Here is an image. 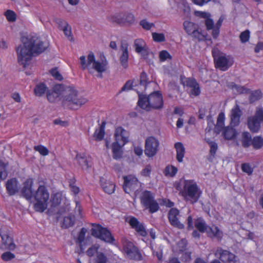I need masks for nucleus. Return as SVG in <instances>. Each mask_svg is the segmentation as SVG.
<instances>
[{
	"label": "nucleus",
	"instance_id": "nucleus-45",
	"mask_svg": "<svg viewBox=\"0 0 263 263\" xmlns=\"http://www.w3.org/2000/svg\"><path fill=\"white\" fill-rule=\"evenodd\" d=\"M87 229L85 228H82L79 233H78L76 242L81 246L82 243L84 241L85 238Z\"/></svg>",
	"mask_w": 263,
	"mask_h": 263
},
{
	"label": "nucleus",
	"instance_id": "nucleus-24",
	"mask_svg": "<svg viewBox=\"0 0 263 263\" xmlns=\"http://www.w3.org/2000/svg\"><path fill=\"white\" fill-rule=\"evenodd\" d=\"M195 15L204 19V23L208 30H212L214 26V21L210 18L211 14L206 12L196 11Z\"/></svg>",
	"mask_w": 263,
	"mask_h": 263
},
{
	"label": "nucleus",
	"instance_id": "nucleus-15",
	"mask_svg": "<svg viewBox=\"0 0 263 263\" xmlns=\"http://www.w3.org/2000/svg\"><path fill=\"white\" fill-rule=\"evenodd\" d=\"M0 236L2 243L6 249L14 251L16 248L15 244L13 242V238L9 236V230L6 228L0 229Z\"/></svg>",
	"mask_w": 263,
	"mask_h": 263
},
{
	"label": "nucleus",
	"instance_id": "nucleus-35",
	"mask_svg": "<svg viewBox=\"0 0 263 263\" xmlns=\"http://www.w3.org/2000/svg\"><path fill=\"white\" fill-rule=\"evenodd\" d=\"M252 136L248 132H243L241 134V142L243 148H248L251 146Z\"/></svg>",
	"mask_w": 263,
	"mask_h": 263
},
{
	"label": "nucleus",
	"instance_id": "nucleus-36",
	"mask_svg": "<svg viewBox=\"0 0 263 263\" xmlns=\"http://www.w3.org/2000/svg\"><path fill=\"white\" fill-rule=\"evenodd\" d=\"M105 125L106 122L105 121H103L101 123L99 129H96L93 134V137L96 141H99L102 140L104 138L105 135Z\"/></svg>",
	"mask_w": 263,
	"mask_h": 263
},
{
	"label": "nucleus",
	"instance_id": "nucleus-52",
	"mask_svg": "<svg viewBox=\"0 0 263 263\" xmlns=\"http://www.w3.org/2000/svg\"><path fill=\"white\" fill-rule=\"evenodd\" d=\"M49 72L51 75L57 80L61 81L63 79L62 74L59 72L57 67L52 68L49 71Z\"/></svg>",
	"mask_w": 263,
	"mask_h": 263
},
{
	"label": "nucleus",
	"instance_id": "nucleus-47",
	"mask_svg": "<svg viewBox=\"0 0 263 263\" xmlns=\"http://www.w3.org/2000/svg\"><path fill=\"white\" fill-rule=\"evenodd\" d=\"M190 35L192 36L193 40H196L198 41H204L205 39V35L202 33L201 31H199L198 28Z\"/></svg>",
	"mask_w": 263,
	"mask_h": 263
},
{
	"label": "nucleus",
	"instance_id": "nucleus-58",
	"mask_svg": "<svg viewBox=\"0 0 263 263\" xmlns=\"http://www.w3.org/2000/svg\"><path fill=\"white\" fill-rule=\"evenodd\" d=\"M52 204L54 206H57L61 203V195L59 193H55L52 195L51 197Z\"/></svg>",
	"mask_w": 263,
	"mask_h": 263
},
{
	"label": "nucleus",
	"instance_id": "nucleus-37",
	"mask_svg": "<svg viewBox=\"0 0 263 263\" xmlns=\"http://www.w3.org/2000/svg\"><path fill=\"white\" fill-rule=\"evenodd\" d=\"M180 83L184 86L189 88H192L194 84H196L197 81L193 78H186L184 76H180Z\"/></svg>",
	"mask_w": 263,
	"mask_h": 263
},
{
	"label": "nucleus",
	"instance_id": "nucleus-34",
	"mask_svg": "<svg viewBox=\"0 0 263 263\" xmlns=\"http://www.w3.org/2000/svg\"><path fill=\"white\" fill-rule=\"evenodd\" d=\"M194 224L197 230L202 233L206 232L209 226H208L205 220L201 217H199L195 220Z\"/></svg>",
	"mask_w": 263,
	"mask_h": 263
},
{
	"label": "nucleus",
	"instance_id": "nucleus-23",
	"mask_svg": "<svg viewBox=\"0 0 263 263\" xmlns=\"http://www.w3.org/2000/svg\"><path fill=\"white\" fill-rule=\"evenodd\" d=\"M56 23L59 25V28L63 31L65 35L67 36L70 41H73L71 32V28L68 23L61 18L57 19Z\"/></svg>",
	"mask_w": 263,
	"mask_h": 263
},
{
	"label": "nucleus",
	"instance_id": "nucleus-13",
	"mask_svg": "<svg viewBox=\"0 0 263 263\" xmlns=\"http://www.w3.org/2000/svg\"><path fill=\"white\" fill-rule=\"evenodd\" d=\"M64 90V86L62 84H56L51 89L47 91V98L48 100L53 103L60 100L62 92Z\"/></svg>",
	"mask_w": 263,
	"mask_h": 263
},
{
	"label": "nucleus",
	"instance_id": "nucleus-17",
	"mask_svg": "<svg viewBox=\"0 0 263 263\" xmlns=\"http://www.w3.org/2000/svg\"><path fill=\"white\" fill-rule=\"evenodd\" d=\"M115 141L122 145H124L128 141L129 133L122 127L119 126L116 128L114 134Z\"/></svg>",
	"mask_w": 263,
	"mask_h": 263
},
{
	"label": "nucleus",
	"instance_id": "nucleus-28",
	"mask_svg": "<svg viewBox=\"0 0 263 263\" xmlns=\"http://www.w3.org/2000/svg\"><path fill=\"white\" fill-rule=\"evenodd\" d=\"M100 185L103 191L108 194H111L114 193L116 188V185L112 182L107 181L104 178H100Z\"/></svg>",
	"mask_w": 263,
	"mask_h": 263
},
{
	"label": "nucleus",
	"instance_id": "nucleus-63",
	"mask_svg": "<svg viewBox=\"0 0 263 263\" xmlns=\"http://www.w3.org/2000/svg\"><path fill=\"white\" fill-rule=\"evenodd\" d=\"M233 88H235L239 93H249L251 92V90L250 89L247 88L244 86H238L236 84H234Z\"/></svg>",
	"mask_w": 263,
	"mask_h": 263
},
{
	"label": "nucleus",
	"instance_id": "nucleus-7",
	"mask_svg": "<svg viewBox=\"0 0 263 263\" xmlns=\"http://www.w3.org/2000/svg\"><path fill=\"white\" fill-rule=\"evenodd\" d=\"M141 204L145 209H147L150 213H154L159 209V205L155 199V195L151 191H143L140 196Z\"/></svg>",
	"mask_w": 263,
	"mask_h": 263
},
{
	"label": "nucleus",
	"instance_id": "nucleus-19",
	"mask_svg": "<svg viewBox=\"0 0 263 263\" xmlns=\"http://www.w3.org/2000/svg\"><path fill=\"white\" fill-rule=\"evenodd\" d=\"M134 47L135 51L140 54L142 58L146 59L149 54L148 47L144 40L142 39H137L134 41Z\"/></svg>",
	"mask_w": 263,
	"mask_h": 263
},
{
	"label": "nucleus",
	"instance_id": "nucleus-32",
	"mask_svg": "<svg viewBox=\"0 0 263 263\" xmlns=\"http://www.w3.org/2000/svg\"><path fill=\"white\" fill-rule=\"evenodd\" d=\"M225 120L224 114L221 112L219 114L217 120L216 124L214 128V133L216 134H219L224 128V122Z\"/></svg>",
	"mask_w": 263,
	"mask_h": 263
},
{
	"label": "nucleus",
	"instance_id": "nucleus-31",
	"mask_svg": "<svg viewBox=\"0 0 263 263\" xmlns=\"http://www.w3.org/2000/svg\"><path fill=\"white\" fill-rule=\"evenodd\" d=\"M222 131L224 138L228 140L234 139L237 135L236 129L233 127H225L223 128Z\"/></svg>",
	"mask_w": 263,
	"mask_h": 263
},
{
	"label": "nucleus",
	"instance_id": "nucleus-59",
	"mask_svg": "<svg viewBox=\"0 0 263 263\" xmlns=\"http://www.w3.org/2000/svg\"><path fill=\"white\" fill-rule=\"evenodd\" d=\"M241 42L245 43L249 41L250 38V31L249 30H246L242 32L239 36Z\"/></svg>",
	"mask_w": 263,
	"mask_h": 263
},
{
	"label": "nucleus",
	"instance_id": "nucleus-44",
	"mask_svg": "<svg viewBox=\"0 0 263 263\" xmlns=\"http://www.w3.org/2000/svg\"><path fill=\"white\" fill-rule=\"evenodd\" d=\"M178 172V168L173 165H167L165 167V176L174 177Z\"/></svg>",
	"mask_w": 263,
	"mask_h": 263
},
{
	"label": "nucleus",
	"instance_id": "nucleus-42",
	"mask_svg": "<svg viewBox=\"0 0 263 263\" xmlns=\"http://www.w3.org/2000/svg\"><path fill=\"white\" fill-rule=\"evenodd\" d=\"M76 159L80 166L83 168H88V161L87 160L86 156L84 154H77L76 156Z\"/></svg>",
	"mask_w": 263,
	"mask_h": 263
},
{
	"label": "nucleus",
	"instance_id": "nucleus-6",
	"mask_svg": "<svg viewBox=\"0 0 263 263\" xmlns=\"http://www.w3.org/2000/svg\"><path fill=\"white\" fill-rule=\"evenodd\" d=\"M90 225L92 226L90 230L92 236L106 243H113L115 242L114 237L107 228L96 223H91Z\"/></svg>",
	"mask_w": 263,
	"mask_h": 263
},
{
	"label": "nucleus",
	"instance_id": "nucleus-9",
	"mask_svg": "<svg viewBox=\"0 0 263 263\" xmlns=\"http://www.w3.org/2000/svg\"><path fill=\"white\" fill-rule=\"evenodd\" d=\"M122 246L123 251L129 259L137 261L142 259V256L139 250L132 242L127 239L123 240Z\"/></svg>",
	"mask_w": 263,
	"mask_h": 263
},
{
	"label": "nucleus",
	"instance_id": "nucleus-64",
	"mask_svg": "<svg viewBox=\"0 0 263 263\" xmlns=\"http://www.w3.org/2000/svg\"><path fill=\"white\" fill-rule=\"evenodd\" d=\"M241 170L243 172L247 173L249 175H251L253 171L250 164L247 163L242 164Z\"/></svg>",
	"mask_w": 263,
	"mask_h": 263
},
{
	"label": "nucleus",
	"instance_id": "nucleus-46",
	"mask_svg": "<svg viewBox=\"0 0 263 263\" xmlns=\"http://www.w3.org/2000/svg\"><path fill=\"white\" fill-rule=\"evenodd\" d=\"M187 245L188 242L185 238H182L179 240L177 243L179 252L182 253L184 252L186 250Z\"/></svg>",
	"mask_w": 263,
	"mask_h": 263
},
{
	"label": "nucleus",
	"instance_id": "nucleus-51",
	"mask_svg": "<svg viewBox=\"0 0 263 263\" xmlns=\"http://www.w3.org/2000/svg\"><path fill=\"white\" fill-rule=\"evenodd\" d=\"M34 149L38 152L42 156H47L49 154L48 148L42 145L34 146Z\"/></svg>",
	"mask_w": 263,
	"mask_h": 263
},
{
	"label": "nucleus",
	"instance_id": "nucleus-27",
	"mask_svg": "<svg viewBox=\"0 0 263 263\" xmlns=\"http://www.w3.org/2000/svg\"><path fill=\"white\" fill-rule=\"evenodd\" d=\"M121 48L122 51V53L120 57V62L123 67L125 69H126L128 66V44H122Z\"/></svg>",
	"mask_w": 263,
	"mask_h": 263
},
{
	"label": "nucleus",
	"instance_id": "nucleus-14",
	"mask_svg": "<svg viewBox=\"0 0 263 263\" xmlns=\"http://www.w3.org/2000/svg\"><path fill=\"white\" fill-rule=\"evenodd\" d=\"M216 255H219V259L223 263H236L237 256L229 251L218 248L216 251Z\"/></svg>",
	"mask_w": 263,
	"mask_h": 263
},
{
	"label": "nucleus",
	"instance_id": "nucleus-4",
	"mask_svg": "<svg viewBox=\"0 0 263 263\" xmlns=\"http://www.w3.org/2000/svg\"><path fill=\"white\" fill-rule=\"evenodd\" d=\"M80 63L82 69L85 70L88 66L92 64V68L98 73H101L100 77H102V73L105 72L107 69V62L106 60L102 62L96 61L94 53L90 52L87 56V63L86 62L85 55H82L80 58Z\"/></svg>",
	"mask_w": 263,
	"mask_h": 263
},
{
	"label": "nucleus",
	"instance_id": "nucleus-5",
	"mask_svg": "<svg viewBox=\"0 0 263 263\" xmlns=\"http://www.w3.org/2000/svg\"><path fill=\"white\" fill-rule=\"evenodd\" d=\"M201 194L199 187L193 180H185L182 195L192 204L197 202Z\"/></svg>",
	"mask_w": 263,
	"mask_h": 263
},
{
	"label": "nucleus",
	"instance_id": "nucleus-54",
	"mask_svg": "<svg viewBox=\"0 0 263 263\" xmlns=\"http://www.w3.org/2000/svg\"><path fill=\"white\" fill-rule=\"evenodd\" d=\"M15 257V255L9 251L5 252L1 255V258L4 261H8L11 260Z\"/></svg>",
	"mask_w": 263,
	"mask_h": 263
},
{
	"label": "nucleus",
	"instance_id": "nucleus-1",
	"mask_svg": "<svg viewBox=\"0 0 263 263\" xmlns=\"http://www.w3.org/2000/svg\"><path fill=\"white\" fill-rule=\"evenodd\" d=\"M22 45L16 49L20 65L26 67L34 54H39L46 50L49 43L36 35H29L22 38Z\"/></svg>",
	"mask_w": 263,
	"mask_h": 263
},
{
	"label": "nucleus",
	"instance_id": "nucleus-60",
	"mask_svg": "<svg viewBox=\"0 0 263 263\" xmlns=\"http://www.w3.org/2000/svg\"><path fill=\"white\" fill-rule=\"evenodd\" d=\"M152 37L153 40L156 42L164 41V34L163 33L153 32L152 33Z\"/></svg>",
	"mask_w": 263,
	"mask_h": 263
},
{
	"label": "nucleus",
	"instance_id": "nucleus-29",
	"mask_svg": "<svg viewBox=\"0 0 263 263\" xmlns=\"http://www.w3.org/2000/svg\"><path fill=\"white\" fill-rule=\"evenodd\" d=\"M139 96L138 101V106L142 109L146 111L151 110L150 104L148 97L146 95L140 93L139 91H137Z\"/></svg>",
	"mask_w": 263,
	"mask_h": 263
},
{
	"label": "nucleus",
	"instance_id": "nucleus-22",
	"mask_svg": "<svg viewBox=\"0 0 263 263\" xmlns=\"http://www.w3.org/2000/svg\"><path fill=\"white\" fill-rule=\"evenodd\" d=\"M6 189L7 193L10 196H13L18 192L19 183L15 178L8 179L6 183Z\"/></svg>",
	"mask_w": 263,
	"mask_h": 263
},
{
	"label": "nucleus",
	"instance_id": "nucleus-56",
	"mask_svg": "<svg viewBox=\"0 0 263 263\" xmlns=\"http://www.w3.org/2000/svg\"><path fill=\"white\" fill-rule=\"evenodd\" d=\"M210 157L208 159L209 160L212 161L213 158L215 157L216 152L218 149V145L216 143H215L210 146Z\"/></svg>",
	"mask_w": 263,
	"mask_h": 263
},
{
	"label": "nucleus",
	"instance_id": "nucleus-16",
	"mask_svg": "<svg viewBox=\"0 0 263 263\" xmlns=\"http://www.w3.org/2000/svg\"><path fill=\"white\" fill-rule=\"evenodd\" d=\"M147 97L151 110L152 109H159L163 106V97L159 91L152 92Z\"/></svg>",
	"mask_w": 263,
	"mask_h": 263
},
{
	"label": "nucleus",
	"instance_id": "nucleus-20",
	"mask_svg": "<svg viewBox=\"0 0 263 263\" xmlns=\"http://www.w3.org/2000/svg\"><path fill=\"white\" fill-rule=\"evenodd\" d=\"M128 223L130 227L134 229L138 235L145 237L147 235V233L143 224L140 222L138 219L134 216L129 218Z\"/></svg>",
	"mask_w": 263,
	"mask_h": 263
},
{
	"label": "nucleus",
	"instance_id": "nucleus-57",
	"mask_svg": "<svg viewBox=\"0 0 263 263\" xmlns=\"http://www.w3.org/2000/svg\"><path fill=\"white\" fill-rule=\"evenodd\" d=\"M191 88L190 94L195 97L199 96L201 92L199 84L197 82Z\"/></svg>",
	"mask_w": 263,
	"mask_h": 263
},
{
	"label": "nucleus",
	"instance_id": "nucleus-62",
	"mask_svg": "<svg viewBox=\"0 0 263 263\" xmlns=\"http://www.w3.org/2000/svg\"><path fill=\"white\" fill-rule=\"evenodd\" d=\"M75 179H71L69 183V187L71 192L74 194V195H77L80 192V189L79 187L75 185Z\"/></svg>",
	"mask_w": 263,
	"mask_h": 263
},
{
	"label": "nucleus",
	"instance_id": "nucleus-43",
	"mask_svg": "<svg viewBox=\"0 0 263 263\" xmlns=\"http://www.w3.org/2000/svg\"><path fill=\"white\" fill-rule=\"evenodd\" d=\"M108 260L106 255L102 252H97L94 263H108Z\"/></svg>",
	"mask_w": 263,
	"mask_h": 263
},
{
	"label": "nucleus",
	"instance_id": "nucleus-2",
	"mask_svg": "<svg viewBox=\"0 0 263 263\" xmlns=\"http://www.w3.org/2000/svg\"><path fill=\"white\" fill-rule=\"evenodd\" d=\"M65 91V95L62 101L65 108L77 110L87 102V99L81 96L79 97L78 91L72 87H66Z\"/></svg>",
	"mask_w": 263,
	"mask_h": 263
},
{
	"label": "nucleus",
	"instance_id": "nucleus-12",
	"mask_svg": "<svg viewBox=\"0 0 263 263\" xmlns=\"http://www.w3.org/2000/svg\"><path fill=\"white\" fill-rule=\"evenodd\" d=\"M159 142L154 137L146 138L145 144L144 153L148 157L154 156L159 149Z\"/></svg>",
	"mask_w": 263,
	"mask_h": 263
},
{
	"label": "nucleus",
	"instance_id": "nucleus-3",
	"mask_svg": "<svg viewBox=\"0 0 263 263\" xmlns=\"http://www.w3.org/2000/svg\"><path fill=\"white\" fill-rule=\"evenodd\" d=\"M49 196L47 186L44 184H40L33 196L35 201L33 209L36 212L42 213L47 208Z\"/></svg>",
	"mask_w": 263,
	"mask_h": 263
},
{
	"label": "nucleus",
	"instance_id": "nucleus-53",
	"mask_svg": "<svg viewBox=\"0 0 263 263\" xmlns=\"http://www.w3.org/2000/svg\"><path fill=\"white\" fill-rule=\"evenodd\" d=\"M207 121L208 125L205 129V131L206 133H210L212 130L213 127H215L216 124H215L212 116L211 115L207 117Z\"/></svg>",
	"mask_w": 263,
	"mask_h": 263
},
{
	"label": "nucleus",
	"instance_id": "nucleus-30",
	"mask_svg": "<svg viewBox=\"0 0 263 263\" xmlns=\"http://www.w3.org/2000/svg\"><path fill=\"white\" fill-rule=\"evenodd\" d=\"M121 144L117 143H112L111 145L112 158L115 160H119L122 158L123 151L122 146Z\"/></svg>",
	"mask_w": 263,
	"mask_h": 263
},
{
	"label": "nucleus",
	"instance_id": "nucleus-18",
	"mask_svg": "<svg viewBox=\"0 0 263 263\" xmlns=\"http://www.w3.org/2000/svg\"><path fill=\"white\" fill-rule=\"evenodd\" d=\"M33 184V179L31 178H27L23 183L21 194L27 200H31L33 198L34 191L32 189Z\"/></svg>",
	"mask_w": 263,
	"mask_h": 263
},
{
	"label": "nucleus",
	"instance_id": "nucleus-10",
	"mask_svg": "<svg viewBox=\"0 0 263 263\" xmlns=\"http://www.w3.org/2000/svg\"><path fill=\"white\" fill-rule=\"evenodd\" d=\"M124 180L123 189L127 194L136 193L139 190L140 182L138 178L134 175H128L123 177Z\"/></svg>",
	"mask_w": 263,
	"mask_h": 263
},
{
	"label": "nucleus",
	"instance_id": "nucleus-21",
	"mask_svg": "<svg viewBox=\"0 0 263 263\" xmlns=\"http://www.w3.org/2000/svg\"><path fill=\"white\" fill-rule=\"evenodd\" d=\"M179 213V211L177 209L172 208L168 212V218L172 225L180 229H182L184 228V226L178 220L177 216Z\"/></svg>",
	"mask_w": 263,
	"mask_h": 263
},
{
	"label": "nucleus",
	"instance_id": "nucleus-39",
	"mask_svg": "<svg viewBox=\"0 0 263 263\" xmlns=\"http://www.w3.org/2000/svg\"><path fill=\"white\" fill-rule=\"evenodd\" d=\"M75 222V217L73 215H70L64 217L63 219L62 227L64 229L68 228L72 226Z\"/></svg>",
	"mask_w": 263,
	"mask_h": 263
},
{
	"label": "nucleus",
	"instance_id": "nucleus-26",
	"mask_svg": "<svg viewBox=\"0 0 263 263\" xmlns=\"http://www.w3.org/2000/svg\"><path fill=\"white\" fill-rule=\"evenodd\" d=\"M242 115V111L238 105L236 106L231 110V124L234 126H237L240 122V118Z\"/></svg>",
	"mask_w": 263,
	"mask_h": 263
},
{
	"label": "nucleus",
	"instance_id": "nucleus-49",
	"mask_svg": "<svg viewBox=\"0 0 263 263\" xmlns=\"http://www.w3.org/2000/svg\"><path fill=\"white\" fill-rule=\"evenodd\" d=\"M261 97V92L259 90L252 91L249 97L250 103H253L259 100Z\"/></svg>",
	"mask_w": 263,
	"mask_h": 263
},
{
	"label": "nucleus",
	"instance_id": "nucleus-48",
	"mask_svg": "<svg viewBox=\"0 0 263 263\" xmlns=\"http://www.w3.org/2000/svg\"><path fill=\"white\" fill-rule=\"evenodd\" d=\"M7 21L9 22H14L16 20V14L12 10H7L4 13Z\"/></svg>",
	"mask_w": 263,
	"mask_h": 263
},
{
	"label": "nucleus",
	"instance_id": "nucleus-38",
	"mask_svg": "<svg viewBox=\"0 0 263 263\" xmlns=\"http://www.w3.org/2000/svg\"><path fill=\"white\" fill-rule=\"evenodd\" d=\"M46 85L43 83H40L35 85L34 93L36 96L41 97L48 90Z\"/></svg>",
	"mask_w": 263,
	"mask_h": 263
},
{
	"label": "nucleus",
	"instance_id": "nucleus-55",
	"mask_svg": "<svg viewBox=\"0 0 263 263\" xmlns=\"http://www.w3.org/2000/svg\"><path fill=\"white\" fill-rule=\"evenodd\" d=\"M140 25L146 30H149L152 27L155 26L154 23L148 22L146 19L142 20L140 22Z\"/></svg>",
	"mask_w": 263,
	"mask_h": 263
},
{
	"label": "nucleus",
	"instance_id": "nucleus-8",
	"mask_svg": "<svg viewBox=\"0 0 263 263\" xmlns=\"http://www.w3.org/2000/svg\"><path fill=\"white\" fill-rule=\"evenodd\" d=\"M215 66L222 71L227 70L233 63L227 58L226 54L214 48L212 51Z\"/></svg>",
	"mask_w": 263,
	"mask_h": 263
},
{
	"label": "nucleus",
	"instance_id": "nucleus-41",
	"mask_svg": "<svg viewBox=\"0 0 263 263\" xmlns=\"http://www.w3.org/2000/svg\"><path fill=\"white\" fill-rule=\"evenodd\" d=\"M183 26L185 30L189 35H191L193 33L195 30L198 28L197 25L193 22L189 21H184L183 23Z\"/></svg>",
	"mask_w": 263,
	"mask_h": 263
},
{
	"label": "nucleus",
	"instance_id": "nucleus-33",
	"mask_svg": "<svg viewBox=\"0 0 263 263\" xmlns=\"http://www.w3.org/2000/svg\"><path fill=\"white\" fill-rule=\"evenodd\" d=\"M176 149V159L179 162H182L185 154V148L181 142H177L175 144Z\"/></svg>",
	"mask_w": 263,
	"mask_h": 263
},
{
	"label": "nucleus",
	"instance_id": "nucleus-50",
	"mask_svg": "<svg viewBox=\"0 0 263 263\" xmlns=\"http://www.w3.org/2000/svg\"><path fill=\"white\" fill-rule=\"evenodd\" d=\"M150 82H148V78L147 76L146 73L143 71L141 72L140 77V86H143L144 89H146V87L147 85Z\"/></svg>",
	"mask_w": 263,
	"mask_h": 263
},
{
	"label": "nucleus",
	"instance_id": "nucleus-61",
	"mask_svg": "<svg viewBox=\"0 0 263 263\" xmlns=\"http://www.w3.org/2000/svg\"><path fill=\"white\" fill-rule=\"evenodd\" d=\"M167 71L168 74L175 76L177 73V67L175 63H171L170 66H167Z\"/></svg>",
	"mask_w": 263,
	"mask_h": 263
},
{
	"label": "nucleus",
	"instance_id": "nucleus-40",
	"mask_svg": "<svg viewBox=\"0 0 263 263\" xmlns=\"http://www.w3.org/2000/svg\"><path fill=\"white\" fill-rule=\"evenodd\" d=\"M251 145L255 149H260L263 146V138L260 136H256L252 138Z\"/></svg>",
	"mask_w": 263,
	"mask_h": 263
},
{
	"label": "nucleus",
	"instance_id": "nucleus-25",
	"mask_svg": "<svg viewBox=\"0 0 263 263\" xmlns=\"http://www.w3.org/2000/svg\"><path fill=\"white\" fill-rule=\"evenodd\" d=\"M206 233L208 237L211 238H216L218 240H221L223 236L222 232L218 227L214 225L212 227L209 226Z\"/></svg>",
	"mask_w": 263,
	"mask_h": 263
},
{
	"label": "nucleus",
	"instance_id": "nucleus-11",
	"mask_svg": "<svg viewBox=\"0 0 263 263\" xmlns=\"http://www.w3.org/2000/svg\"><path fill=\"white\" fill-rule=\"evenodd\" d=\"M109 21L112 23H116L120 25H130L134 23L135 18L134 14L129 12L117 13L110 16Z\"/></svg>",
	"mask_w": 263,
	"mask_h": 263
}]
</instances>
